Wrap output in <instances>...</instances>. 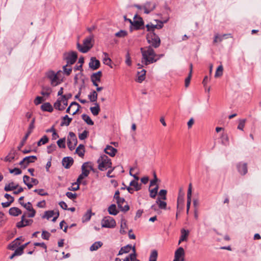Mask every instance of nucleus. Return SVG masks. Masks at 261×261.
<instances>
[{
	"label": "nucleus",
	"mask_w": 261,
	"mask_h": 261,
	"mask_svg": "<svg viewBox=\"0 0 261 261\" xmlns=\"http://www.w3.org/2000/svg\"><path fill=\"white\" fill-rule=\"evenodd\" d=\"M72 120V119L71 118L69 117L68 116L66 115L63 117L61 123V125L68 126L71 122Z\"/></svg>",
	"instance_id": "nucleus-28"
},
{
	"label": "nucleus",
	"mask_w": 261,
	"mask_h": 261,
	"mask_svg": "<svg viewBox=\"0 0 261 261\" xmlns=\"http://www.w3.org/2000/svg\"><path fill=\"white\" fill-rule=\"evenodd\" d=\"M97 93L95 91H92L88 95V98L91 102H95L97 99Z\"/></svg>",
	"instance_id": "nucleus-34"
},
{
	"label": "nucleus",
	"mask_w": 261,
	"mask_h": 261,
	"mask_svg": "<svg viewBox=\"0 0 261 261\" xmlns=\"http://www.w3.org/2000/svg\"><path fill=\"white\" fill-rule=\"evenodd\" d=\"M92 216L91 211L88 210L87 213L83 216V221H88L90 220Z\"/></svg>",
	"instance_id": "nucleus-47"
},
{
	"label": "nucleus",
	"mask_w": 261,
	"mask_h": 261,
	"mask_svg": "<svg viewBox=\"0 0 261 261\" xmlns=\"http://www.w3.org/2000/svg\"><path fill=\"white\" fill-rule=\"evenodd\" d=\"M102 75V72L99 71L96 73H93L91 76V80L94 86L97 87V82L100 81V78Z\"/></svg>",
	"instance_id": "nucleus-15"
},
{
	"label": "nucleus",
	"mask_w": 261,
	"mask_h": 261,
	"mask_svg": "<svg viewBox=\"0 0 261 261\" xmlns=\"http://www.w3.org/2000/svg\"><path fill=\"white\" fill-rule=\"evenodd\" d=\"M98 169L100 171L106 170L108 168H111L112 162L111 159L106 155H101L97 160Z\"/></svg>",
	"instance_id": "nucleus-4"
},
{
	"label": "nucleus",
	"mask_w": 261,
	"mask_h": 261,
	"mask_svg": "<svg viewBox=\"0 0 261 261\" xmlns=\"http://www.w3.org/2000/svg\"><path fill=\"white\" fill-rule=\"evenodd\" d=\"M54 212L53 211H46L45 213V215L43 217L49 219V218L52 217L54 216Z\"/></svg>",
	"instance_id": "nucleus-55"
},
{
	"label": "nucleus",
	"mask_w": 261,
	"mask_h": 261,
	"mask_svg": "<svg viewBox=\"0 0 261 261\" xmlns=\"http://www.w3.org/2000/svg\"><path fill=\"white\" fill-rule=\"evenodd\" d=\"M166 194H167V191L166 190H161L159 192V195L162 197V198L163 200L166 199Z\"/></svg>",
	"instance_id": "nucleus-62"
},
{
	"label": "nucleus",
	"mask_w": 261,
	"mask_h": 261,
	"mask_svg": "<svg viewBox=\"0 0 261 261\" xmlns=\"http://www.w3.org/2000/svg\"><path fill=\"white\" fill-rule=\"evenodd\" d=\"M125 58H126V60H125L126 64L128 66H130L132 64V61H131V58L130 57L129 54L128 53H127V54H126Z\"/></svg>",
	"instance_id": "nucleus-61"
},
{
	"label": "nucleus",
	"mask_w": 261,
	"mask_h": 261,
	"mask_svg": "<svg viewBox=\"0 0 261 261\" xmlns=\"http://www.w3.org/2000/svg\"><path fill=\"white\" fill-rule=\"evenodd\" d=\"M20 204L22 205L24 208H25L28 211L34 210V208L32 207V204L30 202H28L27 203H24V202H20Z\"/></svg>",
	"instance_id": "nucleus-49"
},
{
	"label": "nucleus",
	"mask_w": 261,
	"mask_h": 261,
	"mask_svg": "<svg viewBox=\"0 0 261 261\" xmlns=\"http://www.w3.org/2000/svg\"><path fill=\"white\" fill-rule=\"evenodd\" d=\"M185 255L184 249L182 247L178 248L175 252L173 261H179L180 258Z\"/></svg>",
	"instance_id": "nucleus-19"
},
{
	"label": "nucleus",
	"mask_w": 261,
	"mask_h": 261,
	"mask_svg": "<svg viewBox=\"0 0 261 261\" xmlns=\"http://www.w3.org/2000/svg\"><path fill=\"white\" fill-rule=\"evenodd\" d=\"M140 51L142 54L141 63L142 64L147 66L155 63L159 60V58H156L157 54L154 49L151 47V46L141 47Z\"/></svg>",
	"instance_id": "nucleus-1"
},
{
	"label": "nucleus",
	"mask_w": 261,
	"mask_h": 261,
	"mask_svg": "<svg viewBox=\"0 0 261 261\" xmlns=\"http://www.w3.org/2000/svg\"><path fill=\"white\" fill-rule=\"evenodd\" d=\"M77 58L75 51H70L65 54V59L67 61V65H72L74 63Z\"/></svg>",
	"instance_id": "nucleus-9"
},
{
	"label": "nucleus",
	"mask_w": 261,
	"mask_h": 261,
	"mask_svg": "<svg viewBox=\"0 0 261 261\" xmlns=\"http://www.w3.org/2000/svg\"><path fill=\"white\" fill-rule=\"evenodd\" d=\"M184 197L183 194L178 195L177 201V210L178 211L180 212L184 207Z\"/></svg>",
	"instance_id": "nucleus-20"
},
{
	"label": "nucleus",
	"mask_w": 261,
	"mask_h": 261,
	"mask_svg": "<svg viewBox=\"0 0 261 261\" xmlns=\"http://www.w3.org/2000/svg\"><path fill=\"white\" fill-rule=\"evenodd\" d=\"M228 35H230V34H223L222 35H219V34L215 35L213 41L214 43L221 42L224 39V38H225L226 36Z\"/></svg>",
	"instance_id": "nucleus-30"
},
{
	"label": "nucleus",
	"mask_w": 261,
	"mask_h": 261,
	"mask_svg": "<svg viewBox=\"0 0 261 261\" xmlns=\"http://www.w3.org/2000/svg\"><path fill=\"white\" fill-rule=\"evenodd\" d=\"M67 65H68L67 64L66 65L63 66V71L66 74L69 75L72 70L71 68H67Z\"/></svg>",
	"instance_id": "nucleus-63"
},
{
	"label": "nucleus",
	"mask_w": 261,
	"mask_h": 261,
	"mask_svg": "<svg viewBox=\"0 0 261 261\" xmlns=\"http://www.w3.org/2000/svg\"><path fill=\"white\" fill-rule=\"evenodd\" d=\"M54 106L56 109L58 110L59 111H63V110H64V106H63V105H62V103L59 98L55 102Z\"/></svg>",
	"instance_id": "nucleus-36"
},
{
	"label": "nucleus",
	"mask_w": 261,
	"mask_h": 261,
	"mask_svg": "<svg viewBox=\"0 0 261 261\" xmlns=\"http://www.w3.org/2000/svg\"><path fill=\"white\" fill-rule=\"evenodd\" d=\"M50 237V233L46 231H43L42 237L43 239L48 240Z\"/></svg>",
	"instance_id": "nucleus-64"
},
{
	"label": "nucleus",
	"mask_w": 261,
	"mask_h": 261,
	"mask_svg": "<svg viewBox=\"0 0 261 261\" xmlns=\"http://www.w3.org/2000/svg\"><path fill=\"white\" fill-rule=\"evenodd\" d=\"M34 192L37 193L39 195L41 196H45L47 195V193L45 192L43 189H35L34 191Z\"/></svg>",
	"instance_id": "nucleus-59"
},
{
	"label": "nucleus",
	"mask_w": 261,
	"mask_h": 261,
	"mask_svg": "<svg viewBox=\"0 0 261 261\" xmlns=\"http://www.w3.org/2000/svg\"><path fill=\"white\" fill-rule=\"evenodd\" d=\"M156 4L151 2H147L143 5V9L145 14H149L155 9Z\"/></svg>",
	"instance_id": "nucleus-12"
},
{
	"label": "nucleus",
	"mask_w": 261,
	"mask_h": 261,
	"mask_svg": "<svg viewBox=\"0 0 261 261\" xmlns=\"http://www.w3.org/2000/svg\"><path fill=\"white\" fill-rule=\"evenodd\" d=\"M192 190V184H190L189 185L188 192H187V200H191Z\"/></svg>",
	"instance_id": "nucleus-56"
},
{
	"label": "nucleus",
	"mask_w": 261,
	"mask_h": 261,
	"mask_svg": "<svg viewBox=\"0 0 261 261\" xmlns=\"http://www.w3.org/2000/svg\"><path fill=\"white\" fill-rule=\"evenodd\" d=\"M75 152L80 157H83L84 155L85 152L84 145L82 144H80L79 146L76 149Z\"/></svg>",
	"instance_id": "nucleus-32"
},
{
	"label": "nucleus",
	"mask_w": 261,
	"mask_h": 261,
	"mask_svg": "<svg viewBox=\"0 0 261 261\" xmlns=\"http://www.w3.org/2000/svg\"><path fill=\"white\" fill-rule=\"evenodd\" d=\"M102 245V242L100 241L96 242L91 246L90 250L91 251H96L98 248H99Z\"/></svg>",
	"instance_id": "nucleus-35"
},
{
	"label": "nucleus",
	"mask_w": 261,
	"mask_h": 261,
	"mask_svg": "<svg viewBox=\"0 0 261 261\" xmlns=\"http://www.w3.org/2000/svg\"><path fill=\"white\" fill-rule=\"evenodd\" d=\"M116 202L118 205L119 208L122 212H126L128 211L129 209V207L128 204H125L124 206H123V204L125 202V200L124 198L122 197H119V198L116 199Z\"/></svg>",
	"instance_id": "nucleus-13"
},
{
	"label": "nucleus",
	"mask_w": 261,
	"mask_h": 261,
	"mask_svg": "<svg viewBox=\"0 0 261 261\" xmlns=\"http://www.w3.org/2000/svg\"><path fill=\"white\" fill-rule=\"evenodd\" d=\"M57 145L60 148L65 147V138H62L58 140Z\"/></svg>",
	"instance_id": "nucleus-50"
},
{
	"label": "nucleus",
	"mask_w": 261,
	"mask_h": 261,
	"mask_svg": "<svg viewBox=\"0 0 261 261\" xmlns=\"http://www.w3.org/2000/svg\"><path fill=\"white\" fill-rule=\"evenodd\" d=\"M146 70L141 69L140 71L138 72V78L137 81L139 83H142L145 79Z\"/></svg>",
	"instance_id": "nucleus-22"
},
{
	"label": "nucleus",
	"mask_w": 261,
	"mask_h": 261,
	"mask_svg": "<svg viewBox=\"0 0 261 261\" xmlns=\"http://www.w3.org/2000/svg\"><path fill=\"white\" fill-rule=\"evenodd\" d=\"M9 212L10 215L13 216H17L21 214V211L19 208L16 207L10 208Z\"/></svg>",
	"instance_id": "nucleus-24"
},
{
	"label": "nucleus",
	"mask_w": 261,
	"mask_h": 261,
	"mask_svg": "<svg viewBox=\"0 0 261 261\" xmlns=\"http://www.w3.org/2000/svg\"><path fill=\"white\" fill-rule=\"evenodd\" d=\"M48 141H49V139H48V137L46 135H44L37 142V145L38 146H40L42 145L45 144L46 143H47L48 142Z\"/></svg>",
	"instance_id": "nucleus-39"
},
{
	"label": "nucleus",
	"mask_w": 261,
	"mask_h": 261,
	"mask_svg": "<svg viewBox=\"0 0 261 261\" xmlns=\"http://www.w3.org/2000/svg\"><path fill=\"white\" fill-rule=\"evenodd\" d=\"M89 67L93 70L98 69L100 66V62L95 57H91L89 63Z\"/></svg>",
	"instance_id": "nucleus-16"
},
{
	"label": "nucleus",
	"mask_w": 261,
	"mask_h": 261,
	"mask_svg": "<svg viewBox=\"0 0 261 261\" xmlns=\"http://www.w3.org/2000/svg\"><path fill=\"white\" fill-rule=\"evenodd\" d=\"M109 213L112 215H116L119 211L117 210L116 206L115 204H111L108 208Z\"/></svg>",
	"instance_id": "nucleus-26"
},
{
	"label": "nucleus",
	"mask_w": 261,
	"mask_h": 261,
	"mask_svg": "<svg viewBox=\"0 0 261 261\" xmlns=\"http://www.w3.org/2000/svg\"><path fill=\"white\" fill-rule=\"evenodd\" d=\"M34 122H35V118H33L32 120L31 123L30 124L29 129L27 134H25V136L21 141L19 145L18 146V149L20 150L21 147L24 145L26 140H27L28 137L32 133V130L34 128Z\"/></svg>",
	"instance_id": "nucleus-8"
},
{
	"label": "nucleus",
	"mask_w": 261,
	"mask_h": 261,
	"mask_svg": "<svg viewBox=\"0 0 261 261\" xmlns=\"http://www.w3.org/2000/svg\"><path fill=\"white\" fill-rule=\"evenodd\" d=\"M130 186H132L135 188L136 191H138L141 189V184H139L138 181L136 180H132L130 184Z\"/></svg>",
	"instance_id": "nucleus-43"
},
{
	"label": "nucleus",
	"mask_w": 261,
	"mask_h": 261,
	"mask_svg": "<svg viewBox=\"0 0 261 261\" xmlns=\"http://www.w3.org/2000/svg\"><path fill=\"white\" fill-rule=\"evenodd\" d=\"M159 189V186L158 185H156V187L152 189H149V192H150V196L151 198H154L158 193Z\"/></svg>",
	"instance_id": "nucleus-42"
},
{
	"label": "nucleus",
	"mask_w": 261,
	"mask_h": 261,
	"mask_svg": "<svg viewBox=\"0 0 261 261\" xmlns=\"http://www.w3.org/2000/svg\"><path fill=\"white\" fill-rule=\"evenodd\" d=\"M82 117L84 121H85L88 125H92L94 124L93 121L91 120L90 117L86 114H83Z\"/></svg>",
	"instance_id": "nucleus-38"
},
{
	"label": "nucleus",
	"mask_w": 261,
	"mask_h": 261,
	"mask_svg": "<svg viewBox=\"0 0 261 261\" xmlns=\"http://www.w3.org/2000/svg\"><path fill=\"white\" fill-rule=\"evenodd\" d=\"M56 145L55 144H52L50 145L47 146V152L48 153H51L54 151H55L56 149Z\"/></svg>",
	"instance_id": "nucleus-57"
},
{
	"label": "nucleus",
	"mask_w": 261,
	"mask_h": 261,
	"mask_svg": "<svg viewBox=\"0 0 261 261\" xmlns=\"http://www.w3.org/2000/svg\"><path fill=\"white\" fill-rule=\"evenodd\" d=\"M69 138L67 140L68 147L70 150H72L74 149L75 146L77 144V139L76 135L73 132H69Z\"/></svg>",
	"instance_id": "nucleus-7"
},
{
	"label": "nucleus",
	"mask_w": 261,
	"mask_h": 261,
	"mask_svg": "<svg viewBox=\"0 0 261 261\" xmlns=\"http://www.w3.org/2000/svg\"><path fill=\"white\" fill-rule=\"evenodd\" d=\"M45 99L43 97L41 96H37L35 99L34 100V103L35 105H38L40 103H42L43 101H45Z\"/></svg>",
	"instance_id": "nucleus-52"
},
{
	"label": "nucleus",
	"mask_w": 261,
	"mask_h": 261,
	"mask_svg": "<svg viewBox=\"0 0 261 261\" xmlns=\"http://www.w3.org/2000/svg\"><path fill=\"white\" fill-rule=\"evenodd\" d=\"M245 122H246V119L240 120L239 125L238 126V128L240 130H243V128L245 126Z\"/></svg>",
	"instance_id": "nucleus-58"
},
{
	"label": "nucleus",
	"mask_w": 261,
	"mask_h": 261,
	"mask_svg": "<svg viewBox=\"0 0 261 261\" xmlns=\"http://www.w3.org/2000/svg\"><path fill=\"white\" fill-rule=\"evenodd\" d=\"M46 77L49 80L50 84L53 86H56L61 83L57 73L53 71H49L46 74Z\"/></svg>",
	"instance_id": "nucleus-5"
},
{
	"label": "nucleus",
	"mask_w": 261,
	"mask_h": 261,
	"mask_svg": "<svg viewBox=\"0 0 261 261\" xmlns=\"http://www.w3.org/2000/svg\"><path fill=\"white\" fill-rule=\"evenodd\" d=\"M92 169V163L90 162L84 163L82 166V173L86 176H88Z\"/></svg>",
	"instance_id": "nucleus-14"
},
{
	"label": "nucleus",
	"mask_w": 261,
	"mask_h": 261,
	"mask_svg": "<svg viewBox=\"0 0 261 261\" xmlns=\"http://www.w3.org/2000/svg\"><path fill=\"white\" fill-rule=\"evenodd\" d=\"M102 227L113 228L116 226L115 220L110 216L105 217L101 222Z\"/></svg>",
	"instance_id": "nucleus-6"
},
{
	"label": "nucleus",
	"mask_w": 261,
	"mask_h": 261,
	"mask_svg": "<svg viewBox=\"0 0 261 261\" xmlns=\"http://www.w3.org/2000/svg\"><path fill=\"white\" fill-rule=\"evenodd\" d=\"M9 171L10 173H13L14 175H19L21 173V170L17 168H15L13 169H9Z\"/></svg>",
	"instance_id": "nucleus-54"
},
{
	"label": "nucleus",
	"mask_w": 261,
	"mask_h": 261,
	"mask_svg": "<svg viewBox=\"0 0 261 261\" xmlns=\"http://www.w3.org/2000/svg\"><path fill=\"white\" fill-rule=\"evenodd\" d=\"M158 257V252L155 250L151 251L149 256V261H156Z\"/></svg>",
	"instance_id": "nucleus-40"
},
{
	"label": "nucleus",
	"mask_w": 261,
	"mask_h": 261,
	"mask_svg": "<svg viewBox=\"0 0 261 261\" xmlns=\"http://www.w3.org/2000/svg\"><path fill=\"white\" fill-rule=\"evenodd\" d=\"M94 105L95 106L91 107L90 110L93 115L97 116L100 112V107L97 103H95Z\"/></svg>",
	"instance_id": "nucleus-31"
},
{
	"label": "nucleus",
	"mask_w": 261,
	"mask_h": 261,
	"mask_svg": "<svg viewBox=\"0 0 261 261\" xmlns=\"http://www.w3.org/2000/svg\"><path fill=\"white\" fill-rule=\"evenodd\" d=\"M105 152L110 156H114L117 152V149L111 146L108 145L105 149Z\"/></svg>",
	"instance_id": "nucleus-21"
},
{
	"label": "nucleus",
	"mask_w": 261,
	"mask_h": 261,
	"mask_svg": "<svg viewBox=\"0 0 261 261\" xmlns=\"http://www.w3.org/2000/svg\"><path fill=\"white\" fill-rule=\"evenodd\" d=\"M73 163V159L71 157H65L62 160V165L66 169L69 168Z\"/></svg>",
	"instance_id": "nucleus-18"
},
{
	"label": "nucleus",
	"mask_w": 261,
	"mask_h": 261,
	"mask_svg": "<svg viewBox=\"0 0 261 261\" xmlns=\"http://www.w3.org/2000/svg\"><path fill=\"white\" fill-rule=\"evenodd\" d=\"M92 41H93V36H89L84 40L83 45L79 42L77 43V48L83 53H87L93 46Z\"/></svg>",
	"instance_id": "nucleus-2"
},
{
	"label": "nucleus",
	"mask_w": 261,
	"mask_h": 261,
	"mask_svg": "<svg viewBox=\"0 0 261 261\" xmlns=\"http://www.w3.org/2000/svg\"><path fill=\"white\" fill-rule=\"evenodd\" d=\"M147 42L150 44L151 48H157L161 45V39L160 37L154 32H150L146 35Z\"/></svg>",
	"instance_id": "nucleus-3"
},
{
	"label": "nucleus",
	"mask_w": 261,
	"mask_h": 261,
	"mask_svg": "<svg viewBox=\"0 0 261 261\" xmlns=\"http://www.w3.org/2000/svg\"><path fill=\"white\" fill-rule=\"evenodd\" d=\"M156 202L159 204V206L161 209H165L166 207L167 203L165 201L161 200L160 198H158Z\"/></svg>",
	"instance_id": "nucleus-45"
},
{
	"label": "nucleus",
	"mask_w": 261,
	"mask_h": 261,
	"mask_svg": "<svg viewBox=\"0 0 261 261\" xmlns=\"http://www.w3.org/2000/svg\"><path fill=\"white\" fill-rule=\"evenodd\" d=\"M127 32L124 30H120L115 34V36L118 37L123 38L127 35Z\"/></svg>",
	"instance_id": "nucleus-51"
},
{
	"label": "nucleus",
	"mask_w": 261,
	"mask_h": 261,
	"mask_svg": "<svg viewBox=\"0 0 261 261\" xmlns=\"http://www.w3.org/2000/svg\"><path fill=\"white\" fill-rule=\"evenodd\" d=\"M18 187V185H15L14 182H11L8 184H6L5 186L4 190L6 191H11L16 189Z\"/></svg>",
	"instance_id": "nucleus-23"
},
{
	"label": "nucleus",
	"mask_w": 261,
	"mask_h": 261,
	"mask_svg": "<svg viewBox=\"0 0 261 261\" xmlns=\"http://www.w3.org/2000/svg\"><path fill=\"white\" fill-rule=\"evenodd\" d=\"M143 24V22L141 18H139L138 20H134L131 24L136 30L139 29Z\"/></svg>",
	"instance_id": "nucleus-27"
},
{
	"label": "nucleus",
	"mask_w": 261,
	"mask_h": 261,
	"mask_svg": "<svg viewBox=\"0 0 261 261\" xmlns=\"http://www.w3.org/2000/svg\"><path fill=\"white\" fill-rule=\"evenodd\" d=\"M238 172L242 175H245L248 172L247 164L244 162H239L236 165Z\"/></svg>",
	"instance_id": "nucleus-11"
},
{
	"label": "nucleus",
	"mask_w": 261,
	"mask_h": 261,
	"mask_svg": "<svg viewBox=\"0 0 261 261\" xmlns=\"http://www.w3.org/2000/svg\"><path fill=\"white\" fill-rule=\"evenodd\" d=\"M36 160L37 157L35 155L26 156L20 162L19 165L23 168H25L30 163H34Z\"/></svg>",
	"instance_id": "nucleus-10"
},
{
	"label": "nucleus",
	"mask_w": 261,
	"mask_h": 261,
	"mask_svg": "<svg viewBox=\"0 0 261 261\" xmlns=\"http://www.w3.org/2000/svg\"><path fill=\"white\" fill-rule=\"evenodd\" d=\"M66 195L68 198L70 199H74L76 198L77 195L75 193H73L70 192H68L66 193Z\"/></svg>",
	"instance_id": "nucleus-60"
},
{
	"label": "nucleus",
	"mask_w": 261,
	"mask_h": 261,
	"mask_svg": "<svg viewBox=\"0 0 261 261\" xmlns=\"http://www.w3.org/2000/svg\"><path fill=\"white\" fill-rule=\"evenodd\" d=\"M181 235L180 237V239L178 242V244H180V243L182 241H185L187 240V238L189 233V230H186L185 229H182L181 230Z\"/></svg>",
	"instance_id": "nucleus-25"
},
{
	"label": "nucleus",
	"mask_w": 261,
	"mask_h": 261,
	"mask_svg": "<svg viewBox=\"0 0 261 261\" xmlns=\"http://www.w3.org/2000/svg\"><path fill=\"white\" fill-rule=\"evenodd\" d=\"M41 108L43 111L51 112L53 111V108L49 102H45L43 103L41 106Z\"/></svg>",
	"instance_id": "nucleus-29"
},
{
	"label": "nucleus",
	"mask_w": 261,
	"mask_h": 261,
	"mask_svg": "<svg viewBox=\"0 0 261 261\" xmlns=\"http://www.w3.org/2000/svg\"><path fill=\"white\" fill-rule=\"evenodd\" d=\"M132 249V246L127 245L124 247H122L119 251L118 255H121L123 253H126L130 251Z\"/></svg>",
	"instance_id": "nucleus-33"
},
{
	"label": "nucleus",
	"mask_w": 261,
	"mask_h": 261,
	"mask_svg": "<svg viewBox=\"0 0 261 261\" xmlns=\"http://www.w3.org/2000/svg\"><path fill=\"white\" fill-rule=\"evenodd\" d=\"M88 134L89 132L88 130H85L82 133L79 134V138L80 140H84L87 138Z\"/></svg>",
	"instance_id": "nucleus-53"
},
{
	"label": "nucleus",
	"mask_w": 261,
	"mask_h": 261,
	"mask_svg": "<svg viewBox=\"0 0 261 261\" xmlns=\"http://www.w3.org/2000/svg\"><path fill=\"white\" fill-rule=\"evenodd\" d=\"M104 58L103 59V63L110 66L111 63V60L109 57L108 54L107 53H103Z\"/></svg>",
	"instance_id": "nucleus-46"
},
{
	"label": "nucleus",
	"mask_w": 261,
	"mask_h": 261,
	"mask_svg": "<svg viewBox=\"0 0 261 261\" xmlns=\"http://www.w3.org/2000/svg\"><path fill=\"white\" fill-rule=\"evenodd\" d=\"M126 227V222L124 219H122L121 220V226L120 232L121 234H124L126 233L125 230V228Z\"/></svg>",
	"instance_id": "nucleus-37"
},
{
	"label": "nucleus",
	"mask_w": 261,
	"mask_h": 261,
	"mask_svg": "<svg viewBox=\"0 0 261 261\" xmlns=\"http://www.w3.org/2000/svg\"><path fill=\"white\" fill-rule=\"evenodd\" d=\"M146 27L148 31H149L150 32H154L153 31L154 29H156V24H154L150 23L149 24H147L146 25Z\"/></svg>",
	"instance_id": "nucleus-48"
},
{
	"label": "nucleus",
	"mask_w": 261,
	"mask_h": 261,
	"mask_svg": "<svg viewBox=\"0 0 261 261\" xmlns=\"http://www.w3.org/2000/svg\"><path fill=\"white\" fill-rule=\"evenodd\" d=\"M74 107H77L76 109L74 111L72 112V115H74L79 111V109L81 107L80 105L77 103L76 102L73 101L72 102L69 106L66 109V113L70 114V110L71 109H72Z\"/></svg>",
	"instance_id": "nucleus-17"
},
{
	"label": "nucleus",
	"mask_w": 261,
	"mask_h": 261,
	"mask_svg": "<svg viewBox=\"0 0 261 261\" xmlns=\"http://www.w3.org/2000/svg\"><path fill=\"white\" fill-rule=\"evenodd\" d=\"M15 151L11 152L4 159L6 162H11L15 158Z\"/></svg>",
	"instance_id": "nucleus-41"
},
{
	"label": "nucleus",
	"mask_w": 261,
	"mask_h": 261,
	"mask_svg": "<svg viewBox=\"0 0 261 261\" xmlns=\"http://www.w3.org/2000/svg\"><path fill=\"white\" fill-rule=\"evenodd\" d=\"M223 68L222 65H221L220 66H219L218 67V68H217V70H216V73L215 74V77H218L222 76V75L223 74Z\"/></svg>",
	"instance_id": "nucleus-44"
}]
</instances>
